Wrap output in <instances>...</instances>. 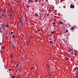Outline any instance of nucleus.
Wrapping results in <instances>:
<instances>
[{"label":"nucleus","mask_w":78,"mask_h":78,"mask_svg":"<svg viewBox=\"0 0 78 78\" xmlns=\"http://www.w3.org/2000/svg\"><path fill=\"white\" fill-rule=\"evenodd\" d=\"M74 6L72 5L71 4V6H70V8H74Z\"/></svg>","instance_id":"f257e3e1"},{"label":"nucleus","mask_w":78,"mask_h":78,"mask_svg":"<svg viewBox=\"0 0 78 78\" xmlns=\"http://www.w3.org/2000/svg\"><path fill=\"white\" fill-rule=\"evenodd\" d=\"M70 29L72 30H74V27H72L71 28H70Z\"/></svg>","instance_id":"f03ea898"},{"label":"nucleus","mask_w":78,"mask_h":78,"mask_svg":"<svg viewBox=\"0 0 78 78\" xmlns=\"http://www.w3.org/2000/svg\"><path fill=\"white\" fill-rule=\"evenodd\" d=\"M46 67H47V68H48V69H50V66H49L48 65H46Z\"/></svg>","instance_id":"7ed1b4c3"},{"label":"nucleus","mask_w":78,"mask_h":78,"mask_svg":"<svg viewBox=\"0 0 78 78\" xmlns=\"http://www.w3.org/2000/svg\"><path fill=\"white\" fill-rule=\"evenodd\" d=\"M72 51V49H70L69 50V52H71Z\"/></svg>","instance_id":"20e7f679"},{"label":"nucleus","mask_w":78,"mask_h":78,"mask_svg":"<svg viewBox=\"0 0 78 78\" xmlns=\"http://www.w3.org/2000/svg\"><path fill=\"white\" fill-rule=\"evenodd\" d=\"M26 7L27 8H30V6L28 5H26Z\"/></svg>","instance_id":"39448f33"},{"label":"nucleus","mask_w":78,"mask_h":78,"mask_svg":"<svg viewBox=\"0 0 78 78\" xmlns=\"http://www.w3.org/2000/svg\"><path fill=\"white\" fill-rule=\"evenodd\" d=\"M73 51L71 52V54L72 55H73Z\"/></svg>","instance_id":"423d86ee"},{"label":"nucleus","mask_w":78,"mask_h":78,"mask_svg":"<svg viewBox=\"0 0 78 78\" xmlns=\"http://www.w3.org/2000/svg\"><path fill=\"white\" fill-rule=\"evenodd\" d=\"M58 22H59V23H60L61 25H62V24H63V23H62V22H61L60 21H59Z\"/></svg>","instance_id":"0eeeda50"},{"label":"nucleus","mask_w":78,"mask_h":78,"mask_svg":"<svg viewBox=\"0 0 78 78\" xmlns=\"http://www.w3.org/2000/svg\"><path fill=\"white\" fill-rule=\"evenodd\" d=\"M12 47L13 48V49L14 48H15V47H16L15 46V45H12Z\"/></svg>","instance_id":"6e6552de"},{"label":"nucleus","mask_w":78,"mask_h":78,"mask_svg":"<svg viewBox=\"0 0 78 78\" xmlns=\"http://www.w3.org/2000/svg\"><path fill=\"white\" fill-rule=\"evenodd\" d=\"M19 20L20 21H22V18H19Z\"/></svg>","instance_id":"1a4fd4ad"},{"label":"nucleus","mask_w":78,"mask_h":78,"mask_svg":"<svg viewBox=\"0 0 78 78\" xmlns=\"http://www.w3.org/2000/svg\"><path fill=\"white\" fill-rule=\"evenodd\" d=\"M29 2H31V3H34V2H33V1H32L31 0H30L29 1Z\"/></svg>","instance_id":"9d476101"},{"label":"nucleus","mask_w":78,"mask_h":78,"mask_svg":"<svg viewBox=\"0 0 78 78\" xmlns=\"http://www.w3.org/2000/svg\"><path fill=\"white\" fill-rule=\"evenodd\" d=\"M49 43H51L52 44H53V42L52 41H49Z\"/></svg>","instance_id":"9b49d317"},{"label":"nucleus","mask_w":78,"mask_h":78,"mask_svg":"<svg viewBox=\"0 0 78 78\" xmlns=\"http://www.w3.org/2000/svg\"><path fill=\"white\" fill-rule=\"evenodd\" d=\"M65 58L67 59V60H69V58L68 57H65Z\"/></svg>","instance_id":"f8f14e48"},{"label":"nucleus","mask_w":78,"mask_h":78,"mask_svg":"<svg viewBox=\"0 0 78 78\" xmlns=\"http://www.w3.org/2000/svg\"><path fill=\"white\" fill-rule=\"evenodd\" d=\"M35 15L36 17H38V14H35Z\"/></svg>","instance_id":"ddd939ff"},{"label":"nucleus","mask_w":78,"mask_h":78,"mask_svg":"<svg viewBox=\"0 0 78 78\" xmlns=\"http://www.w3.org/2000/svg\"><path fill=\"white\" fill-rule=\"evenodd\" d=\"M11 58H12V57H13V56L12 55V54H11Z\"/></svg>","instance_id":"4468645a"},{"label":"nucleus","mask_w":78,"mask_h":78,"mask_svg":"<svg viewBox=\"0 0 78 78\" xmlns=\"http://www.w3.org/2000/svg\"><path fill=\"white\" fill-rule=\"evenodd\" d=\"M12 37L13 38H15V37H16L15 36V35H13V36H12Z\"/></svg>","instance_id":"2eb2a0df"},{"label":"nucleus","mask_w":78,"mask_h":78,"mask_svg":"<svg viewBox=\"0 0 78 78\" xmlns=\"http://www.w3.org/2000/svg\"><path fill=\"white\" fill-rule=\"evenodd\" d=\"M8 26H9V25H8V24H7L6 25V26L5 27H8Z\"/></svg>","instance_id":"dca6fc26"},{"label":"nucleus","mask_w":78,"mask_h":78,"mask_svg":"<svg viewBox=\"0 0 78 78\" xmlns=\"http://www.w3.org/2000/svg\"><path fill=\"white\" fill-rule=\"evenodd\" d=\"M39 0H36L35 1V2H38Z\"/></svg>","instance_id":"f3484780"},{"label":"nucleus","mask_w":78,"mask_h":78,"mask_svg":"<svg viewBox=\"0 0 78 78\" xmlns=\"http://www.w3.org/2000/svg\"><path fill=\"white\" fill-rule=\"evenodd\" d=\"M29 39H32V38L31 37H29Z\"/></svg>","instance_id":"a211bd4d"},{"label":"nucleus","mask_w":78,"mask_h":78,"mask_svg":"<svg viewBox=\"0 0 78 78\" xmlns=\"http://www.w3.org/2000/svg\"><path fill=\"white\" fill-rule=\"evenodd\" d=\"M57 17H58V16H54V17L55 18H56V19H57Z\"/></svg>","instance_id":"6ab92c4d"},{"label":"nucleus","mask_w":78,"mask_h":78,"mask_svg":"<svg viewBox=\"0 0 78 78\" xmlns=\"http://www.w3.org/2000/svg\"><path fill=\"white\" fill-rule=\"evenodd\" d=\"M51 10H50V9H48V11H49V12H50Z\"/></svg>","instance_id":"aec40b11"},{"label":"nucleus","mask_w":78,"mask_h":78,"mask_svg":"<svg viewBox=\"0 0 78 78\" xmlns=\"http://www.w3.org/2000/svg\"><path fill=\"white\" fill-rule=\"evenodd\" d=\"M12 70V69H9V71H11V70Z\"/></svg>","instance_id":"412c9836"},{"label":"nucleus","mask_w":78,"mask_h":78,"mask_svg":"<svg viewBox=\"0 0 78 78\" xmlns=\"http://www.w3.org/2000/svg\"><path fill=\"white\" fill-rule=\"evenodd\" d=\"M54 32H52V35H53V34H54Z\"/></svg>","instance_id":"4be33fe9"},{"label":"nucleus","mask_w":78,"mask_h":78,"mask_svg":"<svg viewBox=\"0 0 78 78\" xmlns=\"http://www.w3.org/2000/svg\"><path fill=\"white\" fill-rule=\"evenodd\" d=\"M19 65H20V66H21V63H20V62H19Z\"/></svg>","instance_id":"5701e85b"},{"label":"nucleus","mask_w":78,"mask_h":78,"mask_svg":"<svg viewBox=\"0 0 78 78\" xmlns=\"http://www.w3.org/2000/svg\"><path fill=\"white\" fill-rule=\"evenodd\" d=\"M76 70H78V68H75Z\"/></svg>","instance_id":"b1692460"},{"label":"nucleus","mask_w":78,"mask_h":78,"mask_svg":"<svg viewBox=\"0 0 78 78\" xmlns=\"http://www.w3.org/2000/svg\"><path fill=\"white\" fill-rule=\"evenodd\" d=\"M12 78H15V77H14V76H12Z\"/></svg>","instance_id":"393cba45"},{"label":"nucleus","mask_w":78,"mask_h":78,"mask_svg":"<svg viewBox=\"0 0 78 78\" xmlns=\"http://www.w3.org/2000/svg\"><path fill=\"white\" fill-rule=\"evenodd\" d=\"M0 32L1 33H2V30H0Z\"/></svg>","instance_id":"a878e982"},{"label":"nucleus","mask_w":78,"mask_h":78,"mask_svg":"<svg viewBox=\"0 0 78 78\" xmlns=\"http://www.w3.org/2000/svg\"><path fill=\"white\" fill-rule=\"evenodd\" d=\"M4 48L5 47H4V46H2V49H4Z\"/></svg>","instance_id":"bb28decb"},{"label":"nucleus","mask_w":78,"mask_h":78,"mask_svg":"<svg viewBox=\"0 0 78 78\" xmlns=\"http://www.w3.org/2000/svg\"><path fill=\"white\" fill-rule=\"evenodd\" d=\"M19 66V64H17V65L16 66V67H18Z\"/></svg>","instance_id":"cd10ccee"},{"label":"nucleus","mask_w":78,"mask_h":78,"mask_svg":"<svg viewBox=\"0 0 78 78\" xmlns=\"http://www.w3.org/2000/svg\"><path fill=\"white\" fill-rule=\"evenodd\" d=\"M57 19H60V17H58L57 16Z\"/></svg>","instance_id":"c85d7f7f"},{"label":"nucleus","mask_w":78,"mask_h":78,"mask_svg":"<svg viewBox=\"0 0 78 78\" xmlns=\"http://www.w3.org/2000/svg\"><path fill=\"white\" fill-rule=\"evenodd\" d=\"M11 34H13V33L12 32H11Z\"/></svg>","instance_id":"c756f323"},{"label":"nucleus","mask_w":78,"mask_h":78,"mask_svg":"<svg viewBox=\"0 0 78 78\" xmlns=\"http://www.w3.org/2000/svg\"><path fill=\"white\" fill-rule=\"evenodd\" d=\"M76 77H77V78H78V75H76Z\"/></svg>","instance_id":"7c9ffc66"},{"label":"nucleus","mask_w":78,"mask_h":78,"mask_svg":"<svg viewBox=\"0 0 78 78\" xmlns=\"http://www.w3.org/2000/svg\"><path fill=\"white\" fill-rule=\"evenodd\" d=\"M73 70H74V71H75V70H76V69L75 68Z\"/></svg>","instance_id":"2f4dec72"},{"label":"nucleus","mask_w":78,"mask_h":78,"mask_svg":"<svg viewBox=\"0 0 78 78\" xmlns=\"http://www.w3.org/2000/svg\"><path fill=\"white\" fill-rule=\"evenodd\" d=\"M66 33H67V32H68V30H67L66 31Z\"/></svg>","instance_id":"473e14b6"},{"label":"nucleus","mask_w":78,"mask_h":78,"mask_svg":"<svg viewBox=\"0 0 78 78\" xmlns=\"http://www.w3.org/2000/svg\"><path fill=\"white\" fill-rule=\"evenodd\" d=\"M20 23H22V21H20Z\"/></svg>","instance_id":"72a5a7b5"},{"label":"nucleus","mask_w":78,"mask_h":78,"mask_svg":"<svg viewBox=\"0 0 78 78\" xmlns=\"http://www.w3.org/2000/svg\"><path fill=\"white\" fill-rule=\"evenodd\" d=\"M4 13H5V10L4 11Z\"/></svg>","instance_id":"f704fd0d"},{"label":"nucleus","mask_w":78,"mask_h":78,"mask_svg":"<svg viewBox=\"0 0 78 78\" xmlns=\"http://www.w3.org/2000/svg\"><path fill=\"white\" fill-rule=\"evenodd\" d=\"M53 25H55V23H53Z\"/></svg>","instance_id":"c9c22d12"},{"label":"nucleus","mask_w":78,"mask_h":78,"mask_svg":"<svg viewBox=\"0 0 78 78\" xmlns=\"http://www.w3.org/2000/svg\"><path fill=\"white\" fill-rule=\"evenodd\" d=\"M50 37H51V36H52V34H51V35H50Z\"/></svg>","instance_id":"e433bc0d"},{"label":"nucleus","mask_w":78,"mask_h":78,"mask_svg":"<svg viewBox=\"0 0 78 78\" xmlns=\"http://www.w3.org/2000/svg\"><path fill=\"white\" fill-rule=\"evenodd\" d=\"M19 0V1H20V2H21L22 3V1H21V0Z\"/></svg>","instance_id":"4c0bfd02"},{"label":"nucleus","mask_w":78,"mask_h":78,"mask_svg":"<svg viewBox=\"0 0 78 78\" xmlns=\"http://www.w3.org/2000/svg\"><path fill=\"white\" fill-rule=\"evenodd\" d=\"M4 25H5V24H3L2 25V27H3Z\"/></svg>","instance_id":"58836bf2"},{"label":"nucleus","mask_w":78,"mask_h":78,"mask_svg":"<svg viewBox=\"0 0 78 78\" xmlns=\"http://www.w3.org/2000/svg\"><path fill=\"white\" fill-rule=\"evenodd\" d=\"M12 64H14V62H12Z\"/></svg>","instance_id":"ea45409f"},{"label":"nucleus","mask_w":78,"mask_h":78,"mask_svg":"<svg viewBox=\"0 0 78 78\" xmlns=\"http://www.w3.org/2000/svg\"><path fill=\"white\" fill-rule=\"evenodd\" d=\"M56 27V25H55L54 26V27Z\"/></svg>","instance_id":"a19ab883"},{"label":"nucleus","mask_w":78,"mask_h":78,"mask_svg":"<svg viewBox=\"0 0 78 78\" xmlns=\"http://www.w3.org/2000/svg\"><path fill=\"white\" fill-rule=\"evenodd\" d=\"M41 16H43V14H41Z\"/></svg>","instance_id":"79ce46f5"},{"label":"nucleus","mask_w":78,"mask_h":78,"mask_svg":"<svg viewBox=\"0 0 78 78\" xmlns=\"http://www.w3.org/2000/svg\"><path fill=\"white\" fill-rule=\"evenodd\" d=\"M29 43H27V45H29Z\"/></svg>","instance_id":"37998d69"},{"label":"nucleus","mask_w":78,"mask_h":78,"mask_svg":"<svg viewBox=\"0 0 78 78\" xmlns=\"http://www.w3.org/2000/svg\"><path fill=\"white\" fill-rule=\"evenodd\" d=\"M44 11V10H42V12H43V11Z\"/></svg>","instance_id":"c03bdc74"},{"label":"nucleus","mask_w":78,"mask_h":78,"mask_svg":"<svg viewBox=\"0 0 78 78\" xmlns=\"http://www.w3.org/2000/svg\"><path fill=\"white\" fill-rule=\"evenodd\" d=\"M33 68L32 67L31 68V69H33Z\"/></svg>","instance_id":"a18cd8bd"},{"label":"nucleus","mask_w":78,"mask_h":78,"mask_svg":"<svg viewBox=\"0 0 78 78\" xmlns=\"http://www.w3.org/2000/svg\"><path fill=\"white\" fill-rule=\"evenodd\" d=\"M76 75H78V73H76Z\"/></svg>","instance_id":"49530a36"},{"label":"nucleus","mask_w":78,"mask_h":78,"mask_svg":"<svg viewBox=\"0 0 78 78\" xmlns=\"http://www.w3.org/2000/svg\"><path fill=\"white\" fill-rule=\"evenodd\" d=\"M16 78H19V76H17V77H16Z\"/></svg>","instance_id":"de8ad7c7"},{"label":"nucleus","mask_w":78,"mask_h":78,"mask_svg":"<svg viewBox=\"0 0 78 78\" xmlns=\"http://www.w3.org/2000/svg\"><path fill=\"white\" fill-rule=\"evenodd\" d=\"M62 0H61V2H62Z\"/></svg>","instance_id":"09e8293b"},{"label":"nucleus","mask_w":78,"mask_h":78,"mask_svg":"<svg viewBox=\"0 0 78 78\" xmlns=\"http://www.w3.org/2000/svg\"><path fill=\"white\" fill-rule=\"evenodd\" d=\"M53 73H54V71H53Z\"/></svg>","instance_id":"8fccbe9b"},{"label":"nucleus","mask_w":78,"mask_h":78,"mask_svg":"<svg viewBox=\"0 0 78 78\" xmlns=\"http://www.w3.org/2000/svg\"><path fill=\"white\" fill-rule=\"evenodd\" d=\"M2 16H3V15L2 14Z\"/></svg>","instance_id":"3c124183"},{"label":"nucleus","mask_w":78,"mask_h":78,"mask_svg":"<svg viewBox=\"0 0 78 78\" xmlns=\"http://www.w3.org/2000/svg\"><path fill=\"white\" fill-rule=\"evenodd\" d=\"M22 36H23V35H22Z\"/></svg>","instance_id":"603ef678"},{"label":"nucleus","mask_w":78,"mask_h":78,"mask_svg":"<svg viewBox=\"0 0 78 78\" xmlns=\"http://www.w3.org/2000/svg\"><path fill=\"white\" fill-rule=\"evenodd\" d=\"M39 14H41V13H40V12H39Z\"/></svg>","instance_id":"864d4df0"},{"label":"nucleus","mask_w":78,"mask_h":78,"mask_svg":"<svg viewBox=\"0 0 78 78\" xmlns=\"http://www.w3.org/2000/svg\"><path fill=\"white\" fill-rule=\"evenodd\" d=\"M12 34H11V35H12Z\"/></svg>","instance_id":"5fc2aeb1"},{"label":"nucleus","mask_w":78,"mask_h":78,"mask_svg":"<svg viewBox=\"0 0 78 78\" xmlns=\"http://www.w3.org/2000/svg\"><path fill=\"white\" fill-rule=\"evenodd\" d=\"M0 17H1L0 16ZM0 19H1V17H0Z\"/></svg>","instance_id":"6e6d98bb"},{"label":"nucleus","mask_w":78,"mask_h":78,"mask_svg":"<svg viewBox=\"0 0 78 78\" xmlns=\"http://www.w3.org/2000/svg\"><path fill=\"white\" fill-rule=\"evenodd\" d=\"M1 12V11H0V12Z\"/></svg>","instance_id":"4d7b16f0"},{"label":"nucleus","mask_w":78,"mask_h":78,"mask_svg":"<svg viewBox=\"0 0 78 78\" xmlns=\"http://www.w3.org/2000/svg\"><path fill=\"white\" fill-rule=\"evenodd\" d=\"M54 30H55V29H54Z\"/></svg>","instance_id":"13d9d810"},{"label":"nucleus","mask_w":78,"mask_h":78,"mask_svg":"<svg viewBox=\"0 0 78 78\" xmlns=\"http://www.w3.org/2000/svg\"><path fill=\"white\" fill-rule=\"evenodd\" d=\"M41 12H42V11H41Z\"/></svg>","instance_id":"bf43d9fd"},{"label":"nucleus","mask_w":78,"mask_h":78,"mask_svg":"<svg viewBox=\"0 0 78 78\" xmlns=\"http://www.w3.org/2000/svg\"><path fill=\"white\" fill-rule=\"evenodd\" d=\"M25 4H27V3H26Z\"/></svg>","instance_id":"052dcab7"},{"label":"nucleus","mask_w":78,"mask_h":78,"mask_svg":"<svg viewBox=\"0 0 78 78\" xmlns=\"http://www.w3.org/2000/svg\"><path fill=\"white\" fill-rule=\"evenodd\" d=\"M16 78H17V77H16Z\"/></svg>","instance_id":"680f3d73"}]
</instances>
